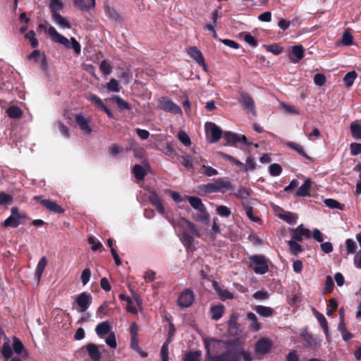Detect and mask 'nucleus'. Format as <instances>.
Segmentation results:
<instances>
[{"instance_id": "1", "label": "nucleus", "mask_w": 361, "mask_h": 361, "mask_svg": "<svg viewBox=\"0 0 361 361\" xmlns=\"http://www.w3.org/2000/svg\"><path fill=\"white\" fill-rule=\"evenodd\" d=\"M223 138L227 144L231 146L246 147L247 149L252 153L253 156L258 153L260 155L259 158H270L269 154L262 152L264 146L263 143H252L243 135L235 133L231 131H225L223 134Z\"/></svg>"}, {"instance_id": "48", "label": "nucleus", "mask_w": 361, "mask_h": 361, "mask_svg": "<svg viewBox=\"0 0 361 361\" xmlns=\"http://www.w3.org/2000/svg\"><path fill=\"white\" fill-rule=\"evenodd\" d=\"M346 251L348 254H354L357 250L356 243L351 238H348L345 241Z\"/></svg>"}, {"instance_id": "62", "label": "nucleus", "mask_w": 361, "mask_h": 361, "mask_svg": "<svg viewBox=\"0 0 361 361\" xmlns=\"http://www.w3.org/2000/svg\"><path fill=\"white\" fill-rule=\"evenodd\" d=\"M13 350L17 354H20L23 351L24 346L22 343V342L19 339L15 338L13 341Z\"/></svg>"}, {"instance_id": "33", "label": "nucleus", "mask_w": 361, "mask_h": 361, "mask_svg": "<svg viewBox=\"0 0 361 361\" xmlns=\"http://www.w3.org/2000/svg\"><path fill=\"white\" fill-rule=\"evenodd\" d=\"M47 264V259L46 257L44 256V257H41V259H39V261L37 265L36 271H35V274H36V276L37 277L38 280L40 279Z\"/></svg>"}, {"instance_id": "41", "label": "nucleus", "mask_w": 361, "mask_h": 361, "mask_svg": "<svg viewBox=\"0 0 361 361\" xmlns=\"http://www.w3.org/2000/svg\"><path fill=\"white\" fill-rule=\"evenodd\" d=\"M178 138L180 142L185 147L191 145V140L188 135L183 130H180L178 133Z\"/></svg>"}, {"instance_id": "39", "label": "nucleus", "mask_w": 361, "mask_h": 361, "mask_svg": "<svg viewBox=\"0 0 361 361\" xmlns=\"http://www.w3.org/2000/svg\"><path fill=\"white\" fill-rule=\"evenodd\" d=\"M106 88L109 91L118 92L121 87L118 80L114 78H111L106 84Z\"/></svg>"}, {"instance_id": "18", "label": "nucleus", "mask_w": 361, "mask_h": 361, "mask_svg": "<svg viewBox=\"0 0 361 361\" xmlns=\"http://www.w3.org/2000/svg\"><path fill=\"white\" fill-rule=\"evenodd\" d=\"M304 56V48L302 45H295L292 47L290 58L292 62L298 63Z\"/></svg>"}, {"instance_id": "54", "label": "nucleus", "mask_w": 361, "mask_h": 361, "mask_svg": "<svg viewBox=\"0 0 361 361\" xmlns=\"http://www.w3.org/2000/svg\"><path fill=\"white\" fill-rule=\"evenodd\" d=\"M216 213L221 216L228 217L231 214V210L224 205H219L216 207Z\"/></svg>"}, {"instance_id": "17", "label": "nucleus", "mask_w": 361, "mask_h": 361, "mask_svg": "<svg viewBox=\"0 0 361 361\" xmlns=\"http://www.w3.org/2000/svg\"><path fill=\"white\" fill-rule=\"evenodd\" d=\"M271 342L267 338L258 340L255 344L256 352L260 354H266L271 349Z\"/></svg>"}, {"instance_id": "49", "label": "nucleus", "mask_w": 361, "mask_h": 361, "mask_svg": "<svg viewBox=\"0 0 361 361\" xmlns=\"http://www.w3.org/2000/svg\"><path fill=\"white\" fill-rule=\"evenodd\" d=\"M195 237L196 236L189 235L187 233L186 234H182L180 239L185 247H190L193 244Z\"/></svg>"}, {"instance_id": "20", "label": "nucleus", "mask_w": 361, "mask_h": 361, "mask_svg": "<svg viewBox=\"0 0 361 361\" xmlns=\"http://www.w3.org/2000/svg\"><path fill=\"white\" fill-rule=\"evenodd\" d=\"M278 217L289 224H295L298 216L296 214L291 213L290 212L283 211L277 214Z\"/></svg>"}, {"instance_id": "28", "label": "nucleus", "mask_w": 361, "mask_h": 361, "mask_svg": "<svg viewBox=\"0 0 361 361\" xmlns=\"http://www.w3.org/2000/svg\"><path fill=\"white\" fill-rule=\"evenodd\" d=\"M197 212L198 213L194 216V219L196 221L207 224L209 220V214L207 212V209L204 208Z\"/></svg>"}, {"instance_id": "55", "label": "nucleus", "mask_w": 361, "mask_h": 361, "mask_svg": "<svg viewBox=\"0 0 361 361\" xmlns=\"http://www.w3.org/2000/svg\"><path fill=\"white\" fill-rule=\"evenodd\" d=\"M106 343L112 348H116L117 346L116 336L114 332L109 334L105 340Z\"/></svg>"}, {"instance_id": "60", "label": "nucleus", "mask_w": 361, "mask_h": 361, "mask_svg": "<svg viewBox=\"0 0 361 361\" xmlns=\"http://www.w3.org/2000/svg\"><path fill=\"white\" fill-rule=\"evenodd\" d=\"M220 41L226 46L229 47L233 49H238L240 47L239 44L232 39H221Z\"/></svg>"}, {"instance_id": "45", "label": "nucleus", "mask_w": 361, "mask_h": 361, "mask_svg": "<svg viewBox=\"0 0 361 361\" xmlns=\"http://www.w3.org/2000/svg\"><path fill=\"white\" fill-rule=\"evenodd\" d=\"M113 99L116 102V104L121 109H122V110L130 109V104L127 102H126L123 99L120 97L119 96L114 95L113 97Z\"/></svg>"}, {"instance_id": "24", "label": "nucleus", "mask_w": 361, "mask_h": 361, "mask_svg": "<svg viewBox=\"0 0 361 361\" xmlns=\"http://www.w3.org/2000/svg\"><path fill=\"white\" fill-rule=\"evenodd\" d=\"M185 199L188 200L191 207L197 211L206 208L204 204L202 203V200L197 197L186 196Z\"/></svg>"}, {"instance_id": "34", "label": "nucleus", "mask_w": 361, "mask_h": 361, "mask_svg": "<svg viewBox=\"0 0 361 361\" xmlns=\"http://www.w3.org/2000/svg\"><path fill=\"white\" fill-rule=\"evenodd\" d=\"M288 245L290 252L295 256H298L299 253L302 252L303 250L302 245H300L298 241L293 239L288 241Z\"/></svg>"}, {"instance_id": "31", "label": "nucleus", "mask_w": 361, "mask_h": 361, "mask_svg": "<svg viewBox=\"0 0 361 361\" xmlns=\"http://www.w3.org/2000/svg\"><path fill=\"white\" fill-rule=\"evenodd\" d=\"M63 8V3L61 0H51L49 8L52 15L60 13L59 11Z\"/></svg>"}, {"instance_id": "5", "label": "nucleus", "mask_w": 361, "mask_h": 361, "mask_svg": "<svg viewBox=\"0 0 361 361\" xmlns=\"http://www.w3.org/2000/svg\"><path fill=\"white\" fill-rule=\"evenodd\" d=\"M26 219L27 216L25 213H20L17 207H13L11 209V215L2 223V226L16 228L23 224Z\"/></svg>"}, {"instance_id": "37", "label": "nucleus", "mask_w": 361, "mask_h": 361, "mask_svg": "<svg viewBox=\"0 0 361 361\" xmlns=\"http://www.w3.org/2000/svg\"><path fill=\"white\" fill-rule=\"evenodd\" d=\"M201 355L200 351H190L185 354L183 361H200Z\"/></svg>"}, {"instance_id": "15", "label": "nucleus", "mask_w": 361, "mask_h": 361, "mask_svg": "<svg viewBox=\"0 0 361 361\" xmlns=\"http://www.w3.org/2000/svg\"><path fill=\"white\" fill-rule=\"evenodd\" d=\"M188 55L194 59L200 66H202L204 71H207V65L204 61V56L201 51L196 47H190L188 49Z\"/></svg>"}, {"instance_id": "22", "label": "nucleus", "mask_w": 361, "mask_h": 361, "mask_svg": "<svg viewBox=\"0 0 361 361\" xmlns=\"http://www.w3.org/2000/svg\"><path fill=\"white\" fill-rule=\"evenodd\" d=\"M145 167H148V165L145 164V166H143L140 164H136L134 166L133 173L137 180H142L145 178L147 173Z\"/></svg>"}, {"instance_id": "58", "label": "nucleus", "mask_w": 361, "mask_h": 361, "mask_svg": "<svg viewBox=\"0 0 361 361\" xmlns=\"http://www.w3.org/2000/svg\"><path fill=\"white\" fill-rule=\"evenodd\" d=\"M243 39L247 44H250L252 47H256L258 44L257 40L255 39L250 33H245L244 35Z\"/></svg>"}, {"instance_id": "12", "label": "nucleus", "mask_w": 361, "mask_h": 361, "mask_svg": "<svg viewBox=\"0 0 361 361\" xmlns=\"http://www.w3.org/2000/svg\"><path fill=\"white\" fill-rule=\"evenodd\" d=\"M178 226L182 229L183 234H189V235H195L200 237V235L196 226L191 221H188L184 218H181L178 223Z\"/></svg>"}, {"instance_id": "53", "label": "nucleus", "mask_w": 361, "mask_h": 361, "mask_svg": "<svg viewBox=\"0 0 361 361\" xmlns=\"http://www.w3.org/2000/svg\"><path fill=\"white\" fill-rule=\"evenodd\" d=\"M99 70L104 75H109L111 73L112 68L111 65L106 61H102L99 64Z\"/></svg>"}, {"instance_id": "14", "label": "nucleus", "mask_w": 361, "mask_h": 361, "mask_svg": "<svg viewBox=\"0 0 361 361\" xmlns=\"http://www.w3.org/2000/svg\"><path fill=\"white\" fill-rule=\"evenodd\" d=\"M194 298L193 292L190 289H186L179 295L178 304L182 307H188L192 304Z\"/></svg>"}, {"instance_id": "59", "label": "nucleus", "mask_w": 361, "mask_h": 361, "mask_svg": "<svg viewBox=\"0 0 361 361\" xmlns=\"http://www.w3.org/2000/svg\"><path fill=\"white\" fill-rule=\"evenodd\" d=\"M87 99L100 108L104 104L102 100L98 96L93 94H90Z\"/></svg>"}, {"instance_id": "27", "label": "nucleus", "mask_w": 361, "mask_h": 361, "mask_svg": "<svg viewBox=\"0 0 361 361\" xmlns=\"http://www.w3.org/2000/svg\"><path fill=\"white\" fill-rule=\"evenodd\" d=\"M255 311L257 314L264 317H271L274 312V310L271 307L264 305H257L255 307Z\"/></svg>"}, {"instance_id": "50", "label": "nucleus", "mask_w": 361, "mask_h": 361, "mask_svg": "<svg viewBox=\"0 0 361 361\" xmlns=\"http://www.w3.org/2000/svg\"><path fill=\"white\" fill-rule=\"evenodd\" d=\"M104 11L107 16L114 20L119 19V15L116 13L114 8L111 7L109 5L104 6Z\"/></svg>"}, {"instance_id": "42", "label": "nucleus", "mask_w": 361, "mask_h": 361, "mask_svg": "<svg viewBox=\"0 0 361 361\" xmlns=\"http://www.w3.org/2000/svg\"><path fill=\"white\" fill-rule=\"evenodd\" d=\"M211 312L212 314V319L215 320L219 319L223 314V306L222 305H216L211 307Z\"/></svg>"}, {"instance_id": "8", "label": "nucleus", "mask_w": 361, "mask_h": 361, "mask_svg": "<svg viewBox=\"0 0 361 361\" xmlns=\"http://www.w3.org/2000/svg\"><path fill=\"white\" fill-rule=\"evenodd\" d=\"M158 107L166 112L175 115H182L183 112L178 105L167 97H162L158 101Z\"/></svg>"}, {"instance_id": "16", "label": "nucleus", "mask_w": 361, "mask_h": 361, "mask_svg": "<svg viewBox=\"0 0 361 361\" xmlns=\"http://www.w3.org/2000/svg\"><path fill=\"white\" fill-rule=\"evenodd\" d=\"M41 196L34 197L35 200H40V203L45 207L49 211L54 213L61 214L64 212V209L59 205L56 202L50 200H41Z\"/></svg>"}, {"instance_id": "23", "label": "nucleus", "mask_w": 361, "mask_h": 361, "mask_svg": "<svg viewBox=\"0 0 361 361\" xmlns=\"http://www.w3.org/2000/svg\"><path fill=\"white\" fill-rule=\"evenodd\" d=\"M53 21L60 27L63 29H70L71 25L68 20L63 17L60 13H57L51 16Z\"/></svg>"}, {"instance_id": "63", "label": "nucleus", "mask_w": 361, "mask_h": 361, "mask_svg": "<svg viewBox=\"0 0 361 361\" xmlns=\"http://www.w3.org/2000/svg\"><path fill=\"white\" fill-rule=\"evenodd\" d=\"M90 276L91 271L90 269H85L82 271L80 278L84 286H85L90 281Z\"/></svg>"}, {"instance_id": "25", "label": "nucleus", "mask_w": 361, "mask_h": 361, "mask_svg": "<svg viewBox=\"0 0 361 361\" xmlns=\"http://www.w3.org/2000/svg\"><path fill=\"white\" fill-rule=\"evenodd\" d=\"M199 168L197 171L202 173L205 176L210 177L213 176H216L218 174V171L216 169H214L212 166L205 165L204 163H198Z\"/></svg>"}, {"instance_id": "21", "label": "nucleus", "mask_w": 361, "mask_h": 361, "mask_svg": "<svg viewBox=\"0 0 361 361\" xmlns=\"http://www.w3.org/2000/svg\"><path fill=\"white\" fill-rule=\"evenodd\" d=\"M110 330L111 326L107 321L99 323L95 328L96 334L100 338H103L105 335L110 334Z\"/></svg>"}, {"instance_id": "38", "label": "nucleus", "mask_w": 361, "mask_h": 361, "mask_svg": "<svg viewBox=\"0 0 361 361\" xmlns=\"http://www.w3.org/2000/svg\"><path fill=\"white\" fill-rule=\"evenodd\" d=\"M243 206L249 219L256 223H259L261 221L259 216L254 215L252 208L251 207L248 206L245 202L243 203Z\"/></svg>"}, {"instance_id": "3", "label": "nucleus", "mask_w": 361, "mask_h": 361, "mask_svg": "<svg viewBox=\"0 0 361 361\" xmlns=\"http://www.w3.org/2000/svg\"><path fill=\"white\" fill-rule=\"evenodd\" d=\"M39 28L46 30L53 42L63 45L66 49H73L77 54H80L81 47L75 38L71 37L69 40L65 36L58 32L54 27L51 26L47 29L45 24H39Z\"/></svg>"}, {"instance_id": "6", "label": "nucleus", "mask_w": 361, "mask_h": 361, "mask_svg": "<svg viewBox=\"0 0 361 361\" xmlns=\"http://www.w3.org/2000/svg\"><path fill=\"white\" fill-rule=\"evenodd\" d=\"M250 267L256 274H264L268 271V260L263 255H253L250 257Z\"/></svg>"}, {"instance_id": "47", "label": "nucleus", "mask_w": 361, "mask_h": 361, "mask_svg": "<svg viewBox=\"0 0 361 361\" xmlns=\"http://www.w3.org/2000/svg\"><path fill=\"white\" fill-rule=\"evenodd\" d=\"M316 317H317L318 322H319L322 328L324 331L325 334L326 336H328L329 329H328V323H327L326 318L324 317V316L322 314L319 313V312L317 313Z\"/></svg>"}, {"instance_id": "26", "label": "nucleus", "mask_w": 361, "mask_h": 361, "mask_svg": "<svg viewBox=\"0 0 361 361\" xmlns=\"http://www.w3.org/2000/svg\"><path fill=\"white\" fill-rule=\"evenodd\" d=\"M89 355L93 361H99L101 358V353L97 346L94 343H90L87 346Z\"/></svg>"}, {"instance_id": "30", "label": "nucleus", "mask_w": 361, "mask_h": 361, "mask_svg": "<svg viewBox=\"0 0 361 361\" xmlns=\"http://www.w3.org/2000/svg\"><path fill=\"white\" fill-rule=\"evenodd\" d=\"M215 290L217 292L218 295L220 296L221 299L226 300V299H233L234 298V295L228 291L226 289H222L218 286L217 283H215L214 285Z\"/></svg>"}, {"instance_id": "52", "label": "nucleus", "mask_w": 361, "mask_h": 361, "mask_svg": "<svg viewBox=\"0 0 361 361\" xmlns=\"http://www.w3.org/2000/svg\"><path fill=\"white\" fill-rule=\"evenodd\" d=\"M353 37L352 35L348 31H345L341 39L342 44L344 46H350L353 44Z\"/></svg>"}, {"instance_id": "61", "label": "nucleus", "mask_w": 361, "mask_h": 361, "mask_svg": "<svg viewBox=\"0 0 361 361\" xmlns=\"http://www.w3.org/2000/svg\"><path fill=\"white\" fill-rule=\"evenodd\" d=\"M240 351V353H239V360L241 357L243 358V361H252L254 359L251 353L244 350V348L242 345Z\"/></svg>"}, {"instance_id": "40", "label": "nucleus", "mask_w": 361, "mask_h": 361, "mask_svg": "<svg viewBox=\"0 0 361 361\" xmlns=\"http://www.w3.org/2000/svg\"><path fill=\"white\" fill-rule=\"evenodd\" d=\"M97 316L102 319L104 316L109 314V303L107 302H104L102 305H101L97 310Z\"/></svg>"}, {"instance_id": "57", "label": "nucleus", "mask_w": 361, "mask_h": 361, "mask_svg": "<svg viewBox=\"0 0 361 361\" xmlns=\"http://www.w3.org/2000/svg\"><path fill=\"white\" fill-rule=\"evenodd\" d=\"M326 81V76L322 73H317L314 76V82L318 86H322Z\"/></svg>"}, {"instance_id": "56", "label": "nucleus", "mask_w": 361, "mask_h": 361, "mask_svg": "<svg viewBox=\"0 0 361 361\" xmlns=\"http://www.w3.org/2000/svg\"><path fill=\"white\" fill-rule=\"evenodd\" d=\"M13 198L11 195L6 194L4 192H0V205L5 204H11Z\"/></svg>"}, {"instance_id": "32", "label": "nucleus", "mask_w": 361, "mask_h": 361, "mask_svg": "<svg viewBox=\"0 0 361 361\" xmlns=\"http://www.w3.org/2000/svg\"><path fill=\"white\" fill-rule=\"evenodd\" d=\"M247 319L251 322L250 329L252 331H258L261 329V324L258 322L257 317L254 313L249 312Z\"/></svg>"}, {"instance_id": "46", "label": "nucleus", "mask_w": 361, "mask_h": 361, "mask_svg": "<svg viewBox=\"0 0 361 361\" xmlns=\"http://www.w3.org/2000/svg\"><path fill=\"white\" fill-rule=\"evenodd\" d=\"M192 160L193 159H183L181 165H183L188 171L197 172L199 168V165L197 164L196 166H194Z\"/></svg>"}, {"instance_id": "36", "label": "nucleus", "mask_w": 361, "mask_h": 361, "mask_svg": "<svg viewBox=\"0 0 361 361\" xmlns=\"http://www.w3.org/2000/svg\"><path fill=\"white\" fill-rule=\"evenodd\" d=\"M357 76V73L355 71H350L345 74L343 78V82L347 87L353 86L355 80Z\"/></svg>"}, {"instance_id": "29", "label": "nucleus", "mask_w": 361, "mask_h": 361, "mask_svg": "<svg viewBox=\"0 0 361 361\" xmlns=\"http://www.w3.org/2000/svg\"><path fill=\"white\" fill-rule=\"evenodd\" d=\"M6 112L11 118H20L23 116L22 110L17 106H10Z\"/></svg>"}, {"instance_id": "51", "label": "nucleus", "mask_w": 361, "mask_h": 361, "mask_svg": "<svg viewBox=\"0 0 361 361\" xmlns=\"http://www.w3.org/2000/svg\"><path fill=\"white\" fill-rule=\"evenodd\" d=\"M269 171L271 176H278L282 171V168L279 164H272L269 167Z\"/></svg>"}, {"instance_id": "13", "label": "nucleus", "mask_w": 361, "mask_h": 361, "mask_svg": "<svg viewBox=\"0 0 361 361\" xmlns=\"http://www.w3.org/2000/svg\"><path fill=\"white\" fill-rule=\"evenodd\" d=\"M290 231L293 233L291 239L298 242H300L303 239H309L311 237L310 231L304 228L302 224L295 228L290 229Z\"/></svg>"}, {"instance_id": "35", "label": "nucleus", "mask_w": 361, "mask_h": 361, "mask_svg": "<svg viewBox=\"0 0 361 361\" xmlns=\"http://www.w3.org/2000/svg\"><path fill=\"white\" fill-rule=\"evenodd\" d=\"M286 146L288 147H289L290 149L296 151L298 152V154L300 156L302 157L303 158H310L305 154V152L303 149V147L300 145L293 142H288L286 143Z\"/></svg>"}, {"instance_id": "10", "label": "nucleus", "mask_w": 361, "mask_h": 361, "mask_svg": "<svg viewBox=\"0 0 361 361\" xmlns=\"http://www.w3.org/2000/svg\"><path fill=\"white\" fill-rule=\"evenodd\" d=\"M239 102L247 113L256 114L255 101L248 93L243 92L240 94Z\"/></svg>"}, {"instance_id": "9", "label": "nucleus", "mask_w": 361, "mask_h": 361, "mask_svg": "<svg viewBox=\"0 0 361 361\" xmlns=\"http://www.w3.org/2000/svg\"><path fill=\"white\" fill-rule=\"evenodd\" d=\"M74 118L76 124L85 134L89 135L92 132L93 126L90 118L85 116L82 113L76 114Z\"/></svg>"}, {"instance_id": "64", "label": "nucleus", "mask_w": 361, "mask_h": 361, "mask_svg": "<svg viewBox=\"0 0 361 361\" xmlns=\"http://www.w3.org/2000/svg\"><path fill=\"white\" fill-rule=\"evenodd\" d=\"M350 153L353 156L358 155L361 153V144L360 143H352L350 147Z\"/></svg>"}, {"instance_id": "7", "label": "nucleus", "mask_w": 361, "mask_h": 361, "mask_svg": "<svg viewBox=\"0 0 361 361\" xmlns=\"http://www.w3.org/2000/svg\"><path fill=\"white\" fill-rule=\"evenodd\" d=\"M204 128L207 138L211 143L217 142L223 137L222 130L214 123L207 122Z\"/></svg>"}, {"instance_id": "44", "label": "nucleus", "mask_w": 361, "mask_h": 361, "mask_svg": "<svg viewBox=\"0 0 361 361\" xmlns=\"http://www.w3.org/2000/svg\"><path fill=\"white\" fill-rule=\"evenodd\" d=\"M352 135L355 139H361V125L352 123L350 124Z\"/></svg>"}, {"instance_id": "19", "label": "nucleus", "mask_w": 361, "mask_h": 361, "mask_svg": "<svg viewBox=\"0 0 361 361\" xmlns=\"http://www.w3.org/2000/svg\"><path fill=\"white\" fill-rule=\"evenodd\" d=\"M312 185V181L310 178L305 180L304 183L298 189L295 193V196L297 197H307L310 196V188Z\"/></svg>"}, {"instance_id": "11", "label": "nucleus", "mask_w": 361, "mask_h": 361, "mask_svg": "<svg viewBox=\"0 0 361 361\" xmlns=\"http://www.w3.org/2000/svg\"><path fill=\"white\" fill-rule=\"evenodd\" d=\"M92 297L90 293L82 292L79 294L76 298L75 302L78 306L80 312H85L90 307L92 303Z\"/></svg>"}, {"instance_id": "43", "label": "nucleus", "mask_w": 361, "mask_h": 361, "mask_svg": "<svg viewBox=\"0 0 361 361\" xmlns=\"http://www.w3.org/2000/svg\"><path fill=\"white\" fill-rule=\"evenodd\" d=\"M25 38L29 40L30 45L32 48L38 46V40L35 37V32L34 30H30L25 35Z\"/></svg>"}, {"instance_id": "2", "label": "nucleus", "mask_w": 361, "mask_h": 361, "mask_svg": "<svg viewBox=\"0 0 361 361\" xmlns=\"http://www.w3.org/2000/svg\"><path fill=\"white\" fill-rule=\"evenodd\" d=\"M224 345V350L221 353L218 355L212 356L209 345L206 343L207 355L204 361H239V353L241 352V345L237 342H231Z\"/></svg>"}, {"instance_id": "4", "label": "nucleus", "mask_w": 361, "mask_h": 361, "mask_svg": "<svg viewBox=\"0 0 361 361\" xmlns=\"http://www.w3.org/2000/svg\"><path fill=\"white\" fill-rule=\"evenodd\" d=\"M233 189V185L227 178H218L213 182L200 186V190L205 193L225 192Z\"/></svg>"}]
</instances>
